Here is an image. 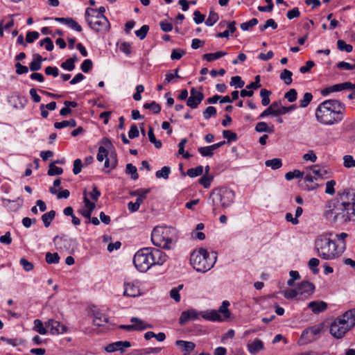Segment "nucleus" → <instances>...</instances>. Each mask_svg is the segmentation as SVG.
Wrapping results in <instances>:
<instances>
[{
	"label": "nucleus",
	"mask_w": 355,
	"mask_h": 355,
	"mask_svg": "<svg viewBox=\"0 0 355 355\" xmlns=\"http://www.w3.org/2000/svg\"><path fill=\"white\" fill-rule=\"evenodd\" d=\"M214 177L211 175H204L199 180V183L202 184L205 189H207L211 185V182Z\"/></svg>",
	"instance_id": "52"
},
{
	"label": "nucleus",
	"mask_w": 355,
	"mask_h": 355,
	"mask_svg": "<svg viewBox=\"0 0 355 355\" xmlns=\"http://www.w3.org/2000/svg\"><path fill=\"white\" fill-rule=\"evenodd\" d=\"M324 213L325 218L337 225L355 220V192L348 193L333 206L329 205Z\"/></svg>",
	"instance_id": "1"
},
{
	"label": "nucleus",
	"mask_w": 355,
	"mask_h": 355,
	"mask_svg": "<svg viewBox=\"0 0 355 355\" xmlns=\"http://www.w3.org/2000/svg\"><path fill=\"white\" fill-rule=\"evenodd\" d=\"M203 173V167L200 165L196 166V168H191L187 170V175L190 178H195L199 175H201Z\"/></svg>",
	"instance_id": "44"
},
{
	"label": "nucleus",
	"mask_w": 355,
	"mask_h": 355,
	"mask_svg": "<svg viewBox=\"0 0 355 355\" xmlns=\"http://www.w3.org/2000/svg\"><path fill=\"white\" fill-rule=\"evenodd\" d=\"M230 302L227 300H225L222 302L221 306L219 308L218 312H217L219 315L220 313L223 314V318H221L222 320L223 319H226L230 316V312L228 310V306H230Z\"/></svg>",
	"instance_id": "35"
},
{
	"label": "nucleus",
	"mask_w": 355,
	"mask_h": 355,
	"mask_svg": "<svg viewBox=\"0 0 355 355\" xmlns=\"http://www.w3.org/2000/svg\"><path fill=\"white\" fill-rule=\"evenodd\" d=\"M308 307L310 308L314 313L318 314L327 309V304L323 301H312L309 303Z\"/></svg>",
	"instance_id": "19"
},
{
	"label": "nucleus",
	"mask_w": 355,
	"mask_h": 355,
	"mask_svg": "<svg viewBox=\"0 0 355 355\" xmlns=\"http://www.w3.org/2000/svg\"><path fill=\"white\" fill-rule=\"evenodd\" d=\"M217 260L216 252H209L200 248L193 250L190 255V263L197 272L205 273L211 270Z\"/></svg>",
	"instance_id": "5"
},
{
	"label": "nucleus",
	"mask_w": 355,
	"mask_h": 355,
	"mask_svg": "<svg viewBox=\"0 0 355 355\" xmlns=\"http://www.w3.org/2000/svg\"><path fill=\"white\" fill-rule=\"evenodd\" d=\"M297 93L296 89H291L284 94V98L288 100V102L293 103L296 101Z\"/></svg>",
	"instance_id": "55"
},
{
	"label": "nucleus",
	"mask_w": 355,
	"mask_h": 355,
	"mask_svg": "<svg viewBox=\"0 0 355 355\" xmlns=\"http://www.w3.org/2000/svg\"><path fill=\"white\" fill-rule=\"evenodd\" d=\"M234 198L235 193L229 188L221 187L213 190L209 196L213 213L216 214L218 207L226 209L230 207L234 202Z\"/></svg>",
	"instance_id": "7"
},
{
	"label": "nucleus",
	"mask_w": 355,
	"mask_h": 355,
	"mask_svg": "<svg viewBox=\"0 0 355 355\" xmlns=\"http://www.w3.org/2000/svg\"><path fill=\"white\" fill-rule=\"evenodd\" d=\"M310 168L317 180L318 179H322L327 174V171L325 168H321L318 165L312 166Z\"/></svg>",
	"instance_id": "27"
},
{
	"label": "nucleus",
	"mask_w": 355,
	"mask_h": 355,
	"mask_svg": "<svg viewBox=\"0 0 355 355\" xmlns=\"http://www.w3.org/2000/svg\"><path fill=\"white\" fill-rule=\"evenodd\" d=\"M345 105L337 99H328L320 103L315 110L318 122L325 125L340 123L344 118Z\"/></svg>",
	"instance_id": "2"
},
{
	"label": "nucleus",
	"mask_w": 355,
	"mask_h": 355,
	"mask_svg": "<svg viewBox=\"0 0 355 355\" xmlns=\"http://www.w3.org/2000/svg\"><path fill=\"white\" fill-rule=\"evenodd\" d=\"M150 192L149 189H137L130 193L131 196H137L136 200H141V205L143 203L144 200L146 198L147 194Z\"/></svg>",
	"instance_id": "25"
},
{
	"label": "nucleus",
	"mask_w": 355,
	"mask_h": 355,
	"mask_svg": "<svg viewBox=\"0 0 355 355\" xmlns=\"http://www.w3.org/2000/svg\"><path fill=\"white\" fill-rule=\"evenodd\" d=\"M148 136L149 141L154 144L155 147L156 148H161L162 146V141L160 140H157L155 136L153 128L152 127L149 128L148 132Z\"/></svg>",
	"instance_id": "31"
},
{
	"label": "nucleus",
	"mask_w": 355,
	"mask_h": 355,
	"mask_svg": "<svg viewBox=\"0 0 355 355\" xmlns=\"http://www.w3.org/2000/svg\"><path fill=\"white\" fill-rule=\"evenodd\" d=\"M108 322V318L104 313L96 311L94 313L93 323L96 326H103Z\"/></svg>",
	"instance_id": "23"
},
{
	"label": "nucleus",
	"mask_w": 355,
	"mask_h": 355,
	"mask_svg": "<svg viewBox=\"0 0 355 355\" xmlns=\"http://www.w3.org/2000/svg\"><path fill=\"white\" fill-rule=\"evenodd\" d=\"M108 151L104 146H100L98 150L96 159L98 162H103L105 158L107 159Z\"/></svg>",
	"instance_id": "56"
},
{
	"label": "nucleus",
	"mask_w": 355,
	"mask_h": 355,
	"mask_svg": "<svg viewBox=\"0 0 355 355\" xmlns=\"http://www.w3.org/2000/svg\"><path fill=\"white\" fill-rule=\"evenodd\" d=\"M125 173L127 174H130L131 178L134 180H137L139 178V175L137 173V169L136 166H135L132 164H126Z\"/></svg>",
	"instance_id": "42"
},
{
	"label": "nucleus",
	"mask_w": 355,
	"mask_h": 355,
	"mask_svg": "<svg viewBox=\"0 0 355 355\" xmlns=\"http://www.w3.org/2000/svg\"><path fill=\"white\" fill-rule=\"evenodd\" d=\"M320 263V261L317 258H311L309 261V266L313 272V274H317L319 272V269L318 266Z\"/></svg>",
	"instance_id": "54"
},
{
	"label": "nucleus",
	"mask_w": 355,
	"mask_h": 355,
	"mask_svg": "<svg viewBox=\"0 0 355 355\" xmlns=\"http://www.w3.org/2000/svg\"><path fill=\"white\" fill-rule=\"evenodd\" d=\"M183 284H180L170 291V297L176 302H179L180 301V295L179 293L183 288Z\"/></svg>",
	"instance_id": "36"
},
{
	"label": "nucleus",
	"mask_w": 355,
	"mask_h": 355,
	"mask_svg": "<svg viewBox=\"0 0 355 355\" xmlns=\"http://www.w3.org/2000/svg\"><path fill=\"white\" fill-rule=\"evenodd\" d=\"M323 329L322 324L305 329L297 341L299 345H304L316 340Z\"/></svg>",
	"instance_id": "10"
},
{
	"label": "nucleus",
	"mask_w": 355,
	"mask_h": 355,
	"mask_svg": "<svg viewBox=\"0 0 355 355\" xmlns=\"http://www.w3.org/2000/svg\"><path fill=\"white\" fill-rule=\"evenodd\" d=\"M45 73L48 76L57 77L59 76V70L56 67L48 66L44 69Z\"/></svg>",
	"instance_id": "63"
},
{
	"label": "nucleus",
	"mask_w": 355,
	"mask_h": 355,
	"mask_svg": "<svg viewBox=\"0 0 355 355\" xmlns=\"http://www.w3.org/2000/svg\"><path fill=\"white\" fill-rule=\"evenodd\" d=\"M34 323V327H33V330L37 333H39L40 334H42V335H44V334H47V327H46V325L44 326L42 321L39 320V319H36L34 320L33 322Z\"/></svg>",
	"instance_id": "28"
},
{
	"label": "nucleus",
	"mask_w": 355,
	"mask_h": 355,
	"mask_svg": "<svg viewBox=\"0 0 355 355\" xmlns=\"http://www.w3.org/2000/svg\"><path fill=\"white\" fill-rule=\"evenodd\" d=\"M171 173V168L169 166H164L161 168V170L157 171L155 173V176L157 178H164L166 180L168 178V175Z\"/></svg>",
	"instance_id": "45"
},
{
	"label": "nucleus",
	"mask_w": 355,
	"mask_h": 355,
	"mask_svg": "<svg viewBox=\"0 0 355 355\" xmlns=\"http://www.w3.org/2000/svg\"><path fill=\"white\" fill-rule=\"evenodd\" d=\"M281 105L280 101L273 102L268 107H267L263 112L259 115V118H265L268 115L279 116V108Z\"/></svg>",
	"instance_id": "18"
},
{
	"label": "nucleus",
	"mask_w": 355,
	"mask_h": 355,
	"mask_svg": "<svg viewBox=\"0 0 355 355\" xmlns=\"http://www.w3.org/2000/svg\"><path fill=\"white\" fill-rule=\"evenodd\" d=\"M284 296L288 300L295 298L297 300H300L297 288L295 289L286 290L284 293Z\"/></svg>",
	"instance_id": "48"
},
{
	"label": "nucleus",
	"mask_w": 355,
	"mask_h": 355,
	"mask_svg": "<svg viewBox=\"0 0 355 355\" xmlns=\"http://www.w3.org/2000/svg\"><path fill=\"white\" fill-rule=\"evenodd\" d=\"M46 261L49 264H56L60 261V257L57 252H47L46 254Z\"/></svg>",
	"instance_id": "38"
},
{
	"label": "nucleus",
	"mask_w": 355,
	"mask_h": 355,
	"mask_svg": "<svg viewBox=\"0 0 355 355\" xmlns=\"http://www.w3.org/2000/svg\"><path fill=\"white\" fill-rule=\"evenodd\" d=\"M84 203H85V209L88 210L89 211L92 212L94 210L96 207V205L94 202H91L88 198L87 197L86 192H84V199H83Z\"/></svg>",
	"instance_id": "58"
},
{
	"label": "nucleus",
	"mask_w": 355,
	"mask_h": 355,
	"mask_svg": "<svg viewBox=\"0 0 355 355\" xmlns=\"http://www.w3.org/2000/svg\"><path fill=\"white\" fill-rule=\"evenodd\" d=\"M205 119L208 120L210 117L216 114V109L213 106L207 107L202 113Z\"/></svg>",
	"instance_id": "53"
},
{
	"label": "nucleus",
	"mask_w": 355,
	"mask_h": 355,
	"mask_svg": "<svg viewBox=\"0 0 355 355\" xmlns=\"http://www.w3.org/2000/svg\"><path fill=\"white\" fill-rule=\"evenodd\" d=\"M44 325L49 329V333L52 335L61 334L67 331V327L65 325L53 319L48 320Z\"/></svg>",
	"instance_id": "14"
},
{
	"label": "nucleus",
	"mask_w": 355,
	"mask_h": 355,
	"mask_svg": "<svg viewBox=\"0 0 355 355\" xmlns=\"http://www.w3.org/2000/svg\"><path fill=\"white\" fill-rule=\"evenodd\" d=\"M265 164L268 167H271L272 169L276 170L282 166V160L279 158H274L272 159L266 160Z\"/></svg>",
	"instance_id": "37"
},
{
	"label": "nucleus",
	"mask_w": 355,
	"mask_h": 355,
	"mask_svg": "<svg viewBox=\"0 0 355 355\" xmlns=\"http://www.w3.org/2000/svg\"><path fill=\"white\" fill-rule=\"evenodd\" d=\"M148 30V26L144 25L140 28V29L135 31V34L140 40H143L146 37Z\"/></svg>",
	"instance_id": "60"
},
{
	"label": "nucleus",
	"mask_w": 355,
	"mask_h": 355,
	"mask_svg": "<svg viewBox=\"0 0 355 355\" xmlns=\"http://www.w3.org/2000/svg\"><path fill=\"white\" fill-rule=\"evenodd\" d=\"M185 51L180 49H175L172 51L171 54V58L173 60H180L184 55Z\"/></svg>",
	"instance_id": "62"
},
{
	"label": "nucleus",
	"mask_w": 355,
	"mask_h": 355,
	"mask_svg": "<svg viewBox=\"0 0 355 355\" xmlns=\"http://www.w3.org/2000/svg\"><path fill=\"white\" fill-rule=\"evenodd\" d=\"M343 164L346 168L355 167V159L352 155H345L343 157Z\"/></svg>",
	"instance_id": "57"
},
{
	"label": "nucleus",
	"mask_w": 355,
	"mask_h": 355,
	"mask_svg": "<svg viewBox=\"0 0 355 355\" xmlns=\"http://www.w3.org/2000/svg\"><path fill=\"white\" fill-rule=\"evenodd\" d=\"M337 48L340 51H346L347 53L352 52L353 46L351 44H347L343 40H338L337 41Z\"/></svg>",
	"instance_id": "43"
},
{
	"label": "nucleus",
	"mask_w": 355,
	"mask_h": 355,
	"mask_svg": "<svg viewBox=\"0 0 355 355\" xmlns=\"http://www.w3.org/2000/svg\"><path fill=\"white\" fill-rule=\"evenodd\" d=\"M304 173L302 171H300V170H294L293 171H289L286 173L285 178L286 180L290 181L292 180L293 178H300L304 177Z\"/></svg>",
	"instance_id": "46"
},
{
	"label": "nucleus",
	"mask_w": 355,
	"mask_h": 355,
	"mask_svg": "<svg viewBox=\"0 0 355 355\" xmlns=\"http://www.w3.org/2000/svg\"><path fill=\"white\" fill-rule=\"evenodd\" d=\"M53 241L55 248L60 251H67L71 248V239L66 236H56Z\"/></svg>",
	"instance_id": "16"
},
{
	"label": "nucleus",
	"mask_w": 355,
	"mask_h": 355,
	"mask_svg": "<svg viewBox=\"0 0 355 355\" xmlns=\"http://www.w3.org/2000/svg\"><path fill=\"white\" fill-rule=\"evenodd\" d=\"M40 34L37 31H28L26 34V40L28 43H32L37 40Z\"/></svg>",
	"instance_id": "64"
},
{
	"label": "nucleus",
	"mask_w": 355,
	"mask_h": 355,
	"mask_svg": "<svg viewBox=\"0 0 355 355\" xmlns=\"http://www.w3.org/2000/svg\"><path fill=\"white\" fill-rule=\"evenodd\" d=\"M245 85V82L239 76H233L231 78L230 85L235 88H242Z\"/></svg>",
	"instance_id": "49"
},
{
	"label": "nucleus",
	"mask_w": 355,
	"mask_h": 355,
	"mask_svg": "<svg viewBox=\"0 0 355 355\" xmlns=\"http://www.w3.org/2000/svg\"><path fill=\"white\" fill-rule=\"evenodd\" d=\"M225 55H227V52L225 51L205 53L202 55V59L207 62H212L225 56Z\"/></svg>",
	"instance_id": "24"
},
{
	"label": "nucleus",
	"mask_w": 355,
	"mask_h": 355,
	"mask_svg": "<svg viewBox=\"0 0 355 355\" xmlns=\"http://www.w3.org/2000/svg\"><path fill=\"white\" fill-rule=\"evenodd\" d=\"M176 239L175 230L165 226L155 227L151 233L153 243L164 249H171Z\"/></svg>",
	"instance_id": "6"
},
{
	"label": "nucleus",
	"mask_w": 355,
	"mask_h": 355,
	"mask_svg": "<svg viewBox=\"0 0 355 355\" xmlns=\"http://www.w3.org/2000/svg\"><path fill=\"white\" fill-rule=\"evenodd\" d=\"M202 317L209 321H222L221 316L216 311L211 310L206 311H198L196 309H189L183 311L179 318V323L181 325L186 324L189 321H194Z\"/></svg>",
	"instance_id": "9"
},
{
	"label": "nucleus",
	"mask_w": 355,
	"mask_h": 355,
	"mask_svg": "<svg viewBox=\"0 0 355 355\" xmlns=\"http://www.w3.org/2000/svg\"><path fill=\"white\" fill-rule=\"evenodd\" d=\"M292 76L293 73L291 71L285 69L280 73V79L282 80L286 85H289L292 83L293 81Z\"/></svg>",
	"instance_id": "33"
},
{
	"label": "nucleus",
	"mask_w": 355,
	"mask_h": 355,
	"mask_svg": "<svg viewBox=\"0 0 355 355\" xmlns=\"http://www.w3.org/2000/svg\"><path fill=\"white\" fill-rule=\"evenodd\" d=\"M255 130L257 132H269L272 133L273 132L272 128H270L268 125V124L264 121H261L257 123L255 126Z\"/></svg>",
	"instance_id": "34"
},
{
	"label": "nucleus",
	"mask_w": 355,
	"mask_h": 355,
	"mask_svg": "<svg viewBox=\"0 0 355 355\" xmlns=\"http://www.w3.org/2000/svg\"><path fill=\"white\" fill-rule=\"evenodd\" d=\"M41 46H44L45 49L48 51H53L54 46L53 42L50 37H45L40 42Z\"/></svg>",
	"instance_id": "51"
},
{
	"label": "nucleus",
	"mask_w": 355,
	"mask_h": 355,
	"mask_svg": "<svg viewBox=\"0 0 355 355\" xmlns=\"http://www.w3.org/2000/svg\"><path fill=\"white\" fill-rule=\"evenodd\" d=\"M175 345L184 352V355L193 352L196 347V344L191 341H185L178 340L175 342Z\"/></svg>",
	"instance_id": "20"
},
{
	"label": "nucleus",
	"mask_w": 355,
	"mask_h": 355,
	"mask_svg": "<svg viewBox=\"0 0 355 355\" xmlns=\"http://www.w3.org/2000/svg\"><path fill=\"white\" fill-rule=\"evenodd\" d=\"M141 295L138 282H125L124 283L123 295L135 297Z\"/></svg>",
	"instance_id": "15"
},
{
	"label": "nucleus",
	"mask_w": 355,
	"mask_h": 355,
	"mask_svg": "<svg viewBox=\"0 0 355 355\" xmlns=\"http://www.w3.org/2000/svg\"><path fill=\"white\" fill-rule=\"evenodd\" d=\"M44 59L41 55L35 53L33 55V60L29 64V69L31 71L35 72L40 70L42 66V62Z\"/></svg>",
	"instance_id": "21"
},
{
	"label": "nucleus",
	"mask_w": 355,
	"mask_h": 355,
	"mask_svg": "<svg viewBox=\"0 0 355 355\" xmlns=\"http://www.w3.org/2000/svg\"><path fill=\"white\" fill-rule=\"evenodd\" d=\"M248 350L251 354H257L263 349V342L259 339H255L251 344L248 345Z\"/></svg>",
	"instance_id": "26"
},
{
	"label": "nucleus",
	"mask_w": 355,
	"mask_h": 355,
	"mask_svg": "<svg viewBox=\"0 0 355 355\" xmlns=\"http://www.w3.org/2000/svg\"><path fill=\"white\" fill-rule=\"evenodd\" d=\"M130 322L133 324L134 331H142L148 328H152V325L145 322L142 320L137 317H132Z\"/></svg>",
	"instance_id": "22"
},
{
	"label": "nucleus",
	"mask_w": 355,
	"mask_h": 355,
	"mask_svg": "<svg viewBox=\"0 0 355 355\" xmlns=\"http://www.w3.org/2000/svg\"><path fill=\"white\" fill-rule=\"evenodd\" d=\"M331 234H322L318 236L314 242L315 250L323 260H334L340 257L345 250V243L337 244L331 238Z\"/></svg>",
	"instance_id": "3"
},
{
	"label": "nucleus",
	"mask_w": 355,
	"mask_h": 355,
	"mask_svg": "<svg viewBox=\"0 0 355 355\" xmlns=\"http://www.w3.org/2000/svg\"><path fill=\"white\" fill-rule=\"evenodd\" d=\"M219 19L218 14L214 10H210L209 13V16L205 24L207 26H212Z\"/></svg>",
	"instance_id": "32"
},
{
	"label": "nucleus",
	"mask_w": 355,
	"mask_h": 355,
	"mask_svg": "<svg viewBox=\"0 0 355 355\" xmlns=\"http://www.w3.org/2000/svg\"><path fill=\"white\" fill-rule=\"evenodd\" d=\"M223 136L227 139L228 143L235 141L238 138L236 133L229 130H223Z\"/></svg>",
	"instance_id": "50"
},
{
	"label": "nucleus",
	"mask_w": 355,
	"mask_h": 355,
	"mask_svg": "<svg viewBox=\"0 0 355 355\" xmlns=\"http://www.w3.org/2000/svg\"><path fill=\"white\" fill-rule=\"evenodd\" d=\"M212 146H208L205 147L198 148V150L202 157H212L214 153V150L212 148Z\"/></svg>",
	"instance_id": "40"
},
{
	"label": "nucleus",
	"mask_w": 355,
	"mask_h": 355,
	"mask_svg": "<svg viewBox=\"0 0 355 355\" xmlns=\"http://www.w3.org/2000/svg\"><path fill=\"white\" fill-rule=\"evenodd\" d=\"M92 61L89 59H86L81 64L80 69L84 73H88L92 69Z\"/></svg>",
	"instance_id": "61"
},
{
	"label": "nucleus",
	"mask_w": 355,
	"mask_h": 355,
	"mask_svg": "<svg viewBox=\"0 0 355 355\" xmlns=\"http://www.w3.org/2000/svg\"><path fill=\"white\" fill-rule=\"evenodd\" d=\"M89 26L96 32L106 33L109 31L110 24L105 16L96 15L88 19Z\"/></svg>",
	"instance_id": "11"
},
{
	"label": "nucleus",
	"mask_w": 355,
	"mask_h": 355,
	"mask_svg": "<svg viewBox=\"0 0 355 355\" xmlns=\"http://www.w3.org/2000/svg\"><path fill=\"white\" fill-rule=\"evenodd\" d=\"M55 216V211L54 210H51L47 213L44 214L42 216V220L44 223V225L46 227L50 226L51 222L54 219Z\"/></svg>",
	"instance_id": "29"
},
{
	"label": "nucleus",
	"mask_w": 355,
	"mask_h": 355,
	"mask_svg": "<svg viewBox=\"0 0 355 355\" xmlns=\"http://www.w3.org/2000/svg\"><path fill=\"white\" fill-rule=\"evenodd\" d=\"M297 289L299 295V300H304L313 294L315 290V286L309 282L303 281L298 284Z\"/></svg>",
	"instance_id": "12"
},
{
	"label": "nucleus",
	"mask_w": 355,
	"mask_h": 355,
	"mask_svg": "<svg viewBox=\"0 0 355 355\" xmlns=\"http://www.w3.org/2000/svg\"><path fill=\"white\" fill-rule=\"evenodd\" d=\"M130 347H131V343L129 341H117L107 345L105 347V350L109 353L116 351L123 352L125 349Z\"/></svg>",
	"instance_id": "17"
},
{
	"label": "nucleus",
	"mask_w": 355,
	"mask_h": 355,
	"mask_svg": "<svg viewBox=\"0 0 355 355\" xmlns=\"http://www.w3.org/2000/svg\"><path fill=\"white\" fill-rule=\"evenodd\" d=\"M204 99L202 92L198 91L195 87H192L190 90V96L187 101V105L191 109H196L201 103Z\"/></svg>",
	"instance_id": "13"
},
{
	"label": "nucleus",
	"mask_w": 355,
	"mask_h": 355,
	"mask_svg": "<svg viewBox=\"0 0 355 355\" xmlns=\"http://www.w3.org/2000/svg\"><path fill=\"white\" fill-rule=\"evenodd\" d=\"M63 173V169L60 167L56 166L54 163H51L49 165L48 170V175L50 176L59 175Z\"/></svg>",
	"instance_id": "47"
},
{
	"label": "nucleus",
	"mask_w": 355,
	"mask_h": 355,
	"mask_svg": "<svg viewBox=\"0 0 355 355\" xmlns=\"http://www.w3.org/2000/svg\"><path fill=\"white\" fill-rule=\"evenodd\" d=\"M71 127V128H74L76 126V121L75 119H71L68 121H62L61 122H55L54 123V127L56 129H62V128H66V127Z\"/></svg>",
	"instance_id": "30"
},
{
	"label": "nucleus",
	"mask_w": 355,
	"mask_h": 355,
	"mask_svg": "<svg viewBox=\"0 0 355 355\" xmlns=\"http://www.w3.org/2000/svg\"><path fill=\"white\" fill-rule=\"evenodd\" d=\"M312 99H313L312 94L309 93V92H306L304 94L302 99H301L299 101L300 107L302 108L306 107L310 104Z\"/></svg>",
	"instance_id": "41"
},
{
	"label": "nucleus",
	"mask_w": 355,
	"mask_h": 355,
	"mask_svg": "<svg viewBox=\"0 0 355 355\" xmlns=\"http://www.w3.org/2000/svg\"><path fill=\"white\" fill-rule=\"evenodd\" d=\"M19 263L22 266V267L25 271L29 272V271H31L34 268L33 263L28 261L25 258H21L19 260Z\"/></svg>",
	"instance_id": "59"
},
{
	"label": "nucleus",
	"mask_w": 355,
	"mask_h": 355,
	"mask_svg": "<svg viewBox=\"0 0 355 355\" xmlns=\"http://www.w3.org/2000/svg\"><path fill=\"white\" fill-rule=\"evenodd\" d=\"M166 260V253L158 249L142 248L135 253L133 263L139 271L144 272L153 266L163 265Z\"/></svg>",
	"instance_id": "4"
},
{
	"label": "nucleus",
	"mask_w": 355,
	"mask_h": 355,
	"mask_svg": "<svg viewBox=\"0 0 355 355\" xmlns=\"http://www.w3.org/2000/svg\"><path fill=\"white\" fill-rule=\"evenodd\" d=\"M271 94V92L266 89H262L260 91V96L261 97V103L263 106H267L269 105L270 100V95Z\"/></svg>",
	"instance_id": "39"
},
{
	"label": "nucleus",
	"mask_w": 355,
	"mask_h": 355,
	"mask_svg": "<svg viewBox=\"0 0 355 355\" xmlns=\"http://www.w3.org/2000/svg\"><path fill=\"white\" fill-rule=\"evenodd\" d=\"M355 325V309L346 311L341 318L336 319L330 327V334L336 338H340Z\"/></svg>",
	"instance_id": "8"
}]
</instances>
